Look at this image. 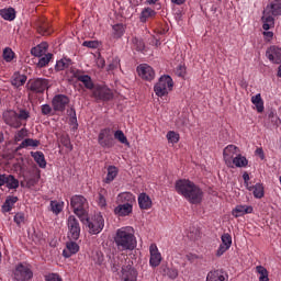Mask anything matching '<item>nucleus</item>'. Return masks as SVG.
<instances>
[{"instance_id": "obj_1", "label": "nucleus", "mask_w": 281, "mask_h": 281, "mask_svg": "<svg viewBox=\"0 0 281 281\" xmlns=\"http://www.w3.org/2000/svg\"><path fill=\"white\" fill-rule=\"evenodd\" d=\"M176 192L187 199L192 205H199L203 201V190L194 182L188 179H180L176 181Z\"/></svg>"}, {"instance_id": "obj_2", "label": "nucleus", "mask_w": 281, "mask_h": 281, "mask_svg": "<svg viewBox=\"0 0 281 281\" xmlns=\"http://www.w3.org/2000/svg\"><path fill=\"white\" fill-rule=\"evenodd\" d=\"M114 243L119 251H133L137 247L135 228L133 226L121 227L116 231Z\"/></svg>"}, {"instance_id": "obj_3", "label": "nucleus", "mask_w": 281, "mask_h": 281, "mask_svg": "<svg viewBox=\"0 0 281 281\" xmlns=\"http://www.w3.org/2000/svg\"><path fill=\"white\" fill-rule=\"evenodd\" d=\"M3 122L11 128H21L23 126L22 122H27L30 120V111L21 109L19 113L14 110H9L3 112Z\"/></svg>"}, {"instance_id": "obj_4", "label": "nucleus", "mask_w": 281, "mask_h": 281, "mask_svg": "<svg viewBox=\"0 0 281 281\" xmlns=\"http://www.w3.org/2000/svg\"><path fill=\"white\" fill-rule=\"evenodd\" d=\"M70 207H72L74 214L78 216L80 221H85L86 216L89 214V202L82 195H74L70 199Z\"/></svg>"}, {"instance_id": "obj_5", "label": "nucleus", "mask_w": 281, "mask_h": 281, "mask_svg": "<svg viewBox=\"0 0 281 281\" xmlns=\"http://www.w3.org/2000/svg\"><path fill=\"white\" fill-rule=\"evenodd\" d=\"M173 87L175 81H172V77L162 75L154 86V91L158 98H164V95H168V93H170Z\"/></svg>"}, {"instance_id": "obj_6", "label": "nucleus", "mask_w": 281, "mask_h": 281, "mask_svg": "<svg viewBox=\"0 0 281 281\" xmlns=\"http://www.w3.org/2000/svg\"><path fill=\"white\" fill-rule=\"evenodd\" d=\"M83 225H87L89 228V234H100L104 229V217L101 214H97L89 218V214L85 220H80Z\"/></svg>"}, {"instance_id": "obj_7", "label": "nucleus", "mask_w": 281, "mask_h": 281, "mask_svg": "<svg viewBox=\"0 0 281 281\" xmlns=\"http://www.w3.org/2000/svg\"><path fill=\"white\" fill-rule=\"evenodd\" d=\"M34 278L32 268L25 263H18L13 270V279L16 281H30Z\"/></svg>"}, {"instance_id": "obj_8", "label": "nucleus", "mask_w": 281, "mask_h": 281, "mask_svg": "<svg viewBox=\"0 0 281 281\" xmlns=\"http://www.w3.org/2000/svg\"><path fill=\"white\" fill-rule=\"evenodd\" d=\"M68 238L69 240H78L80 238V222L74 215H69L67 218Z\"/></svg>"}, {"instance_id": "obj_9", "label": "nucleus", "mask_w": 281, "mask_h": 281, "mask_svg": "<svg viewBox=\"0 0 281 281\" xmlns=\"http://www.w3.org/2000/svg\"><path fill=\"white\" fill-rule=\"evenodd\" d=\"M98 142L102 148H113V146H115L113 131L109 127L101 130L99 133Z\"/></svg>"}, {"instance_id": "obj_10", "label": "nucleus", "mask_w": 281, "mask_h": 281, "mask_svg": "<svg viewBox=\"0 0 281 281\" xmlns=\"http://www.w3.org/2000/svg\"><path fill=\"white\" fill-rule=\"evenodd\" d=\"M92 98L97 102H109V100H113V92L108 88L95 87L92 89Z\"/></svg>"}, {"instance_id": "obj_11", "label": "nucleus", "mask_w": 281, "mask_h": 281, "mask_svg": "<svg viewBox=\"0 0 281 281\" xmlns=\"http://www.w3.org/2000/svg\"><path fill=\"white\" fill-rule=\"evenodd\" d=\"M27 87L30 91L34 93H43L49 87V81L47 79L37 78L35 80L29 81Z\"/></svg>"}, {"instance_id": "obj_12", "label": "nucleus", "mask_w": 281, "mask_h": 281, "mask_svg": "<svg viewBox=\"0 0 281 281\" xmlns=\"http://www.w3.org/2000/svg\"><path fill=\"white\" fill-rule=\"evenodd\" d=\"M149 266L154 269L161 265V252H159V248H157V244H151L149 246Z\"/></svg>"}, {"instance_id": "obj_13", "label": "nucleus", "mask_w": 281, "mask_h": 281, "mask_svg": "<svg viewBox=\"0 0 281 281\" xmlns=\"http://www.w3.org/2000/svg\"><path fill=\"white\" fill-rule=\"evenodd\" d=\"M266 57L273 65H280L281 63V47L272 45L266 50Z\"/></svg>"}, {"instance_id": "obj_14", "label": "nucleus", "mask_w": 281, "mask_h": 281, "mask_svg": "<svg viewBox=\"0 0 281 281\" xmlns=\"http://www.w3.org/2000/svg\"><path fill=\"white\" fill-rule=\"evenodd\" d=\"M137 72L143 80H147L148 82L155 80V69L147 64L139 65L137 67Z\"/></svg>"}, {"instance_id": "obj_15", "label": "nucleus", "mask_w": 281, "mask_h": 281, "mask_svg": "<svg viewBox=\"0 0 281 281\" xmlns=\"http://www.w3.org/2000/svg\"><path fill=\"white\" fill-rule=\"evenodd\" d=\"M54 111H65L67 109V104H69V97L65 94H57L53 98L52 101Z\"/></svg>"}, {"instance_id": "obj_16", "label": "nucleus", "mask_w": 281, "mask_h": 281, "mask_svg": "<svg viewBox=\"0 0 281 281\" xmlns=\"http://www.w3.org/2000/svg\"><path fill=\"white\" fill-rule=\"evenodd\" d=\"M222 244L218 246L216 250L217 258H221L223 254L228 251V249L232 247V235L229 233H225L221 236Z\"/></svg>"}, {"instance_id": "obj_17", "label": "nucleus", "mask_w": 281, "mask_h": 281, "mask_svg": "<svg viewBox=\"0 0 281 281\" xmlns=\"http://www.w3.org/2000/svg\"><path fill=\"white\" fill-rule=\"evenodd\" d=\"M74 78H76L79 82H82L83 87H86V89H89L90 91L93 90V80L91 79V76L89 75H85L82 71L80 70H75L72 72Z\"/></svg>"}, {"instance_id": "obj_18", "label": "nucleus", "mask_w": 281, "mask_h": 281, "mask_svg": "<svg viewBox=\"0 0 281 281\" xmlns=\"http://www.w3.org/2000/svg\"><path fill=\"white\" fill-rule=\"evenodd\" d=\"M266 14L281 16V0H269L265 8Z\"/></svg>"}, {"instance_id": "obj_19", "label": "nucleus", "mask_w": 281, "mask_h": 281, "mask_svg": "<svg viewBox=\"0 0 281 281\" xmlns=\"http://www.w3.org/2000/svg\"><path fill=\"white\" fill-rule=\"evenodd\" d=\"M239 153L240 151L238 150V147H236V145H228L223 151V157L226 166L232 167L234 156H237Z\"/></svg>"}, {"instance_id": "obj_20", "label": "nucleus", "mask_w": 281, "mask_h": 281, "mask_svg": "<svg viewBox=\"0 0 281 281\" xmlns=\"http://www.w3.org/2000/svg\"><path fill=\"white\" fill-rule=\"evenodd\" d=\"M206 281H229V274L223 270H211L206 274Z\"/></svg>"}, {"instance_id": "obj_21", "label": "nucleus", "mask_w": 281, "mask_h": 281, "mask_svg": "<svg viewBox=\"0 0 281 281\" xmlns=\"http://www.w3.org/2000/svg\"><path fill=\"white\" fill-rule=\"evenodd\" d=\"M121 278L123 281H137V270H135L131 265L123 266Z\"/></svg>"}, {"instance_id": "obj_22", "label": "nucleus", "mask_w": 281, "mask_h": 281, "mask_svg": "<svg viewBox=\"0 0 281 281\" xmlns=\"http://www.w3.org/2000/svg\"><path fill=\"white\" fill-rule=\"evenodd\" d=\"M80 251V246L74 240L67 241L66 249L63 250L64 258H71L74 255Z\"/></svg>"}, {"instance_id": "obj_23", "label": "nucleus", "mask_w": 281, "mask_h": 281, "mask_svg": "<svg viewBox=\"0 0 281 281\" xmlns=\"http://www.w3.org/2000/svg\"><path fill=\"white\" fill-rule=\"evenodd\" d=\"M262 21V29L265 31L271 30V27H276V16L271 13H267V11L263 10V15L261 18Z\"/></svg>"}, {"instance_id": "obj_24", "label": "nucleus", "mask_w": 281, "mask_h": 281, "mask_svg": "<svg viewBox=\"0 0 281 281\" xmlns=\"http://www.w3.org/2000/svg\"><path fill=\"white\" fill-rule=\"evenodd\" d=\"M117 202L122 205L133 206L135 203V195L131 192H123L117 195Z\"/></svg>"}, {"instance_id": "obj_25", "label": "nucleus", "mask_w": 281, "mask_h": 281, "mask_svg": "<svg viewBox=\"0 0 281 281\" xmlns=\"http://www.w3.org/2000/svg\"><path fill=\"white\" fill-rule=\"evenodd\" d=\"M114 214L116 216H131L133 214V206L131 204H119L114 209Z\"/></svg>"}, {"instance_id": "obj_26", "label": "nucleus", "mask_w": 281, "mask_h": 281, "mask_svg": "<svg viewBox=\"0 0 281 281\" xmlns=\"http://www.w3.org/2000/svg\"><path fill=\"white\" fill-rule=\"evenodd\" d=\"M251 212H254V206H249V205H237L232 214L233 216H235V218H238L240 216H245V214H251Z\"/></svg>"}, {"instance_id": "obj_27", "label": "nucleus", "mask_w": 281, "mask_h": 281, "mask_svg": "<svg viewBox=\"0 0 281 281\" xmlns=\"http://www.w3.org/2000/svg\"><path fill=\"white\" fill-rule=\"evenodd\" d=\"M138 205L140 210H150L153 207V200L146 193H140L138 195Z\"/></svg>"}, {"instance_id": "obj_28", "label": "nucleus", "mask_w": 281, "mask_h": 281, "mask_svg": "<svg viewBox=\"0 0 281 281\" xmlns=\"http://www.w3.org/2000/svg\"><path fill=\"white\" fill-rule=\"evenodd\" d=\"M27 82V76L21 75L20 72H14L11 78V85L19 89V87H23Z\"/></svg>"}, {"instance_id": "obj_29", "label": "nucleus", "mask_w": 281, "mask_h": 281, "mask_svg": "<svg viewBox=\"0 0 281 281\" xmlns=\"http://www.w3.org/2000/svg\"><path fill=\"white\" fill-rule=\"evenodd\" d=\"M31 157H33L40 168H47V161L45 160V154H43V151H31Z\"/></svg>"}, {"instance_id": "obj_30", "label": "nucleus", "mask_w": 281, "mask_h": 281, "mask_svg": "<svg viewBox=\"0 0 281 281\" xmlns=\"http://www.w3.org/2000/svg\"><path fill=\"white\" fill-rule=\"evenodd\" d=\"M38 146H41V140L26 138L22 140V143L18 146V150H21L23 148H38Z\"/></svg>"}, {"instance_id": "obj_31", "label": "nucleus", "mask_w": 281, "mask_h": 281, "mask_svg": "<svg viewBox=\"0 0 281 281\" xmlns=\"http://www.w3.org/2000/svg\"><path fill=\"white\" fill-rule=\"evenodd\" d=\"M49 207H50V212H53V214L58 216V214H60V212H63V210H65V202L52 200Z\"/></svg>"}, {"instance_id": "obj_32", "label": "nucleus", "mask_w": 281, "mask_h": 281, "mask_svg": "<svg viewBox=\"0 0 281 281\" xmlns=\"http://www.w3.org/2000/svg\"><path fill=\"white\" fill-rule=\"evenodd\" d=\"M0 16L4 19V21H14L16 19V11L14 8H8L0 10Z\"/></svg>"}, {"instance_id": "obj_33", "label": "nucleus", "mask_w": 281, "mask_h": 281, "mask_svg": "<svg viewBox=\"0 0 281 281\" xmlns=\"http://www.w3.org/2000/svg\"><path fill=\"white\" fill-rule=\"evenodd\" d=\"M19 201L18 196L10 195L7 198L2 205V212H12V207H14V204Z\"/></svg>"}, {"instance_id": "obj_34", "label": "nucleus", "mask_w": 281, "mask_h": 281, "mask_svg": "<svg viewBox=\"0 0 281 281\" xmlns=\"http://www.w3.org/2000/svg\"><path fill=\"white\" fill-rule=\"evenodd\" d=\"M47 47H48L47 43H45V42L41 43L36 47H33L31 49V54L36 57L45 56V54L47 52Z\"/></svg>"}, {"instance_id": "obj_35", "label": "nucleus", "mask_w": 281, "mask_h": 281, "mask_svg": "<svg viewBox=\"0 0 281 281\" xmlns=\"http://www.w3.org/2000/svg\"><path fill=\"white\" fill-rule=\"evenodd\" d=\"M232 164H234L236 168H247L249 160H247L245 156L238 154L233 158Z\"/></svg>"}, {"instance_id": "obj_36", "label": "nucleus", "mask_w": 281, "mask_h": 281, "mask_svg": "<svg viewBox=\"0 0 281 281\" xmlns=\"http://www.w3.org/2000/svg\"><path fill=\"white\" fill-rule=\"evenodd\" d=\"M119 172L120 171L117 170V167L109 166L108 167V175L104 179V183H112V181H115V178L117 177Z\"/></svg>"}, {"instance_id": "obj_37", "label": "nucleus", "mask_w": 281, "mask_h": 281, "mask_svg": "<svg viewBox=\"0 0 281 281\" xmlns=\"http://www.w3.org/2000/svg\"><path fill=\"white\" fill-rule=\"evenodd\" d=\"M251 102L256 106L258 113H262V111H265V101H262L260 93L252 95Z\"/></svg>"}, {"instance_id": "obj_38", "label": "nucleus", "mask_w": 281, "mask_h": 281, "mask_svg": "<svg viewBox=\"0 0 281 281\" xmlns=\"http://www.w3.org/2000/svg\"><path fill=\"white\" fill-rule=\"evenodd\" d=\"M69 67H71V59L69 58H61L55 65L57 71H65L66 69H69Z\"/></svg>"}, {"instance_id": "obj_39", "label": "nucleus", "mask_w": 281, "mask_h": 281, "mask_svg": "<svg viewBox=\"0 0 281 281\" xmlns=\"http://www.w3.org/2000/svg\"><path fill=\"white\" fill-rule=\"evenodd\" d=\"M157 14V11L153 10L151 8H145L140 13V23H146L148 19H153Z\"/></svg>"}, {"instance_id": "obj_40", "label": "nucleus", "mask_w": 281, "mask_h": 281, "mask_svg": "<svg viewBox=\"0 0 281 281\" xmlns=\"http://www.w3.org/2000/svg\"><path fill=\"white\" fill-rule=\"evenodd\" d=\"M251 188L255 199H262V196H265V186L262 183L258 182L255 186H251Z\"/></svg>"}, {"instance_id": "obj_41", "label": "nucleus", "mask_w": 281, "mask_h": 281, "mask_svg": "<svg viewBox=\"0 0 281 281\" xmlns=\"http://www.w3.org/2000/svg\"><path fill=\"white\" fill-rule=\"evenodd\" d=\"M5 186L9 190H16L19 188V180L12 175H7Z\"/></svg>"}, {"instance_id": "obj_42", "label": "nucleus", "mask_w": 281, "mask_h": 281, "mask_svg": "<svg viewBox=\"0 0 281 281\" xmlns=\"http://www.w3.org/2000/svg\"><path fill=\"white\" fill-rule=\"evenodd\" d=\"M256 271L259 274V281H269V271L262 266H257Z\"/></svg>"}, {"instance_id": "obj_43", "label": "nucleus", "mask_w": 281, "mask_h": 281, "mask_svg": "<svg viewBox=\"0 0 281 281\" xmlns=\"http://www.w3.org/2000/svg\"><path fill=\"white\" fill-rule=\"evenodd\" d=\"M53 57H54V55L52 53L42 55L37 63V67H47V65H49V60H52Z\"/></svg>"}, {"instance_id": "obj_44", "label": "nucleus", "mask_w": 281, "mask_h": 281, "mask_svg": "<svg viewBox=\"0 0 281 281\" xmlns=\"http://www.w3.org/2000/svg\"><path fill=\"white\" fill-rule=\"evenodd\" d=\"M114 38H122L124 36V24H115L112 26Z\"/></svg>"}, {"instance_id": "obj_45", "label": "nucleus", "mask_w": 281, "mask_h": 281, "mask_svg": "<svg viewBox=\"0 0 281 281\" xmlns=\"http://www.w3.org/2000/svg\"><path fill=\"white\" fill-rule=\"evenodd\" d=\"M132 45H133L134 49H136V52H143V49L145 47L144 41L139 37H133Z\"/></svg>"}, {"instance_id": "obj_46", "label": "nucleus", "mask_w": 281, "mask_h": 281, "mask_svg": "<svg viewBox=\"0 0 281 281\" xmlns=\"http://www.w3.org/2000/svg\"><path fill=\"white\" fill-rule=\"evenodd\" d=\"M114 139H117L121 144H125L128 146V138H126V135H124V132L122 130H117L114 132Z\"/></svg>"}, {"instance_id": "obj_47", "label": "nucleus", "mask_w": 281, "mask_h": 281, "mask_svg": "<svg viewBox=\"0 0 281 281\" xmlns=\"http://www.w3.org/2000/svg\"><path fill=\"white\" fill-rule=\"evenodd\" d=\"M167 139L169 142V144H179V133L175 132V131H169L167 133Z\"/></svg>"}, {"instance_id": "obj_48", "label": "nucleus", "mask_w": 281, "mask_h": 281, "mask_svg": "<svg viewBox=\"0 0 281 281\" xmlns=\"http://www.w3.org/2000/svg\"><path fill=\"white\" fill-rule=\"evenodd\" d=\"M106 189H100L99 191V199H98V205L100 207H104L106 205Z\"/></svg>"}, {"instance_id": "obj_49", "label": "nucleus", "mask_w": 281, "mask_h": 281, "mask_svg": "<svg viewBox=\"0 0 281 281\" xmlns=\"http://www.w3.org/2000/svg\"><path fill=\"white\" fill-rule=\"evenodd\" d=\"M3 58L5 63H12V60H14V52L12 48L7 47L3 49Z\"/></svg>"}, {"instance_id": "obj_50", "label": "nucleus", "mask_w": 281, "mask_h": 281, "mask_svg": "<svg viewBox=\"0 0 281 281\" xmlns=\"http://www.w3.org/2000/svg\"><path fill=\"white\" fill-rule=\"evenodd\" d=\"M60 144L65 146V148H68V150H74V145H71V139L67 135L60 136Z\"/></svg>"}, {"instance_id": "obj_51", "label": "nucleus", "mask_w": 281, "mask_h": 281, "mask_svg": "<svg viewBox=\"0 0 281 281\" xmlns=\"http://www.w3.org/2000/svg\"><path fill=\"white\" fill-rule=\"evenodd\" d=\"M165 273L171 280H176V278L179 277V270H177L176 268H167V269H165Z\"/></svg>"}, {"instance_id": "obj_52", "label": "nucleus", "mask_w": 281, "mask_h": 281, "mask_svg": "<svg viewBox=\"0 0 281 281\" xmlns=\"http://www.w3.org/2000/svg\"><path fill=\"white\" fill-rule=\"evenodd\" d=\"M26 135H27L26 128H22V130L18 131L14 135V142H23V139H25Z\"/></svg>"}, {"instance_id": "obj_53", "label": "nucleus", "mask_w": 281, "mask_h": 281, "mask_svg": "<svg viewBox=\"0 0 281 281\" xmlns=\"http://www.w3.org/2000/svg\"><path fill=\"white\" fill-rule=\"evenodd\" d=\"M83 47H88L89 49H98L100 47V42L98 41H85L82 43Z\"/></svg>"}, {"instance_id": "obj_54", "label": "nucleus", "mask_w": 281, "mask_h": 281, "mask_svg": "<svg viewBox=\"0 0 281 281\" xmlns=\"http://www.w3.org/2000/svg\"><path fill=\"white\" fill-rule=\"evenodd\" d=\"M14 223H16V225H19V227H21V225H23V223H25V213H16L14 215Z\"/></svg>"}, {"instance_id": "obj_55", "label": "nucleus", "mask_w": 281, "mask_h": 281, "mask_svg": "<svg viewBox=\"0 0 281 281\" xmlns=\"http://www.w3.org/2000/svg\"><path fill=\"white\" fill-rule=\"evenodd\" d=\"M243 179H244V186L245 188L248 190V192H251V190H254V188L251 187V184L249 183V173L247 171H245L243 173Z\"/></svg>"}, {"instance_id": "obj_56", "label": "nucleus", "mask_w": 281, "mask_h": 281, "mask_svg": "<svg viewBox=\"0 0 281 281\" xmlns=\"http://www.w3.org/2000/svg\"><path fill=\"white\" fill-rule=\"evenodd\" d=\"M120 67V58H114L108 66V71H115Z\"/></svg>"}, {"instance_id": "obj_57", "label": "nucleus", "mask_w": 281, "mask_h": 281, "mask_svg": "<svg viewBox=\"0 0 281 281\" xmlns=\"http://www.w3.org/2000/svg\"><path fill=\"white\" fill-rule=\"evenodd\" d=\"M46 281H63V278L58 273H49L45 277Z\"/></svg>"}, {"instance_id": "obj_58", "label": "nucleus", "mask_w": 281, "mask_h": 281, "mask_svg": "<svg viewBox=\"0 0 281 281\" xmlns=\"http://www.w3.org/2000/svg\"><path fill=\"white\" fill-rule=\"evenodd\" d=\"M176 75L179 76V78H183V76H186V67L183 65L178 66Z\"/></svg>"}, {"instance_id": "obj_59", "label": "nucleus", "mask_w": 281, "mask_h": 281, "mask_svg": "<svg viewBox=\"0 0 281 281\" xmlns=\"http://www.w3.org/2000/svg\"><path fill=\"white\" fill-rule=\"evenodd\" d=\"M269 117H271V122L274 123V126H279L281 124V120L278 115H274L273 112L269 114Z\"/></svg>"}, {"instance_id": "obj_60", "label": "nucleus", "mask_w": 281, "mask_h": 281, "mask_svg": "<svg viewBox=\"0 0 281 281\" xmlns=\"http://www.w3.org/2000/svg\"><path fill=\"white\" fill-rule=\"evenodd\" d=\"M52 113V106L49 104L42 105V114L49 115Z\"/></svg>"}, {"instance_id": "obj_61", "label": "nucleus", "mask_w": 281, "mask_h": 281, "mask_svg": "<svg viewBox=\"0 0 281 281\" xmlns=\"http://www.w3.org/2000/svg\"><path fill=\"white\" fill-rule=\"evenodd\" d=\"M104 65H106V61L104 60V58L98 57L97 58V67H99V69H104Z\"/></svg>"}, {"instance_id": "obj_62", "label": "nucleus", "mask_w": 281, "mask_h": 281, "mask_svg": "<svg viewBox=\"0 0 281 281\" xmlns=\"http://www.w3.org/2000/svg\"><path fill=\"white\" fill-rule=\"evenodd\" d=\"M187 260H189V262H194L195 260H199V256L194 255V254H188L186 256Z\"/></svg>"}, {"instance_id": "obj_63", "label": "nucleus", "mask_w": 281, "mask_h": 281, "mask_svg": "<svg viewBox=\"0 0 281 281\" xmlns=\"http://www.w3.org/2000/svg\"><path fill=\"white\" fill-rule=\"evenodd\" d=\"M263 36L266 41H271V38H273V32L271 31H265L263 32Z\"/></svg>"}, {"instance_id": "obj_64", "label": "nucleus", "mask_w": 281, "mask_h": 281, "mask_svg": "<svg viewBox=\"0 0 281 281\" xmlns=\"http://www.w3.org/2000/svg\"><path fill=\"white\" fill-rule=\"evenodd\" d=\"M255 155L260 157V159H265V150H262V148H257Z\"/></svg>"}]
</instances>
